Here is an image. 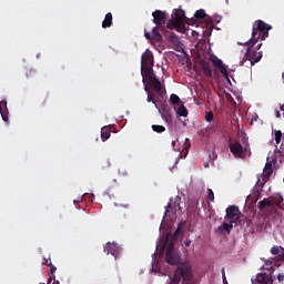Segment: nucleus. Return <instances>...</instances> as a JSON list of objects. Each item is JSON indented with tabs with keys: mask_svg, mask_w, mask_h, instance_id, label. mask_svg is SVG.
Here are the masks:
<instances>
[{
	"mask_svg": "<svg viewBox=\"0 0 284 284\" xmlns=\"http://www.w3.org/2000/svg\"><path fill=\"white\" fill-rule=\"evenodd\" d=\"M178 114L180 116H187V108H185V105H180V108L178 109Z\"/></svg>",
	"mask_w": 284,
	"mask_h": 284,
	"instance_id": "nucleus-27",
	"label": "nucleus"
},
{
	"mask_svg": "<svg viewBox=\"0 0 284 284\" xmlns=\"http://www.w3.org/2000/svg\"><path fill=\"white\" fill-rule=\"evenodd\" d=\"M0 114H1L2 121L7 123L9 112H8V102L4 100L0 101Z\"/></svg>",
	"mask_w": 284,
	"mask_h": 284,
	"instance_id": "nucleus-17",
	"label": "nucleus"
},
{
	"mask_svg": "<svg viewBox=\"0 0 284 284\" xmlns=\"http://www.w3.org/2000/svg\"><path fill=\"white\" fill-rule=\"evenodd\" d=\"M273 172L274 171L272 170V162H267L263 170V174L260 178H257L256 185L258 187H263L265 183L270 181V178L272 176Z\"/></svg>",
	"mask_w": 284,
	"mask_h": 284,
	"instance_id": "nucleus-5",
	"label": "nucleus"
},
{
	"mask_svg": "<svg viewBox=\"0 0 284 284\" xmlns=\"http://www.w3.org/2000/svg\"><path fill=\"white\" fill-rule=\"evenodd\" d=\"M202 72L205 77H212V69H210V63H204L202 65Z\"/></svg>",
	"mask_w": 284,
	"mask_h": 284,
	"instance_id": "nucleus-25",
	"label": "nucleus"
},
{
	"mask_svg": "<svg viewBox=\"0 0 284 284\" xmlns=\"http://www.w3.org/2000/svg\"><path fill=\"white\" fill-rule=\"evenodd\" d=\"M275 152H281L278 149H275Z\"/></svg>",
	"mask_w": 284,
	"mask_h": 284,
	"instance_id": "nucleus-48",
	"label": "nucleus"
},
{
	"mask_svg": "<svg viewBox=\"0 0 284 284\" xmlns=\"http://www.w3.org/2000/svg\"><path fill=\"white\" fill-rule=\"evenodd\" d=\"M233 227H234L233 222L224 220L223 224L220 225L219 229H217V234H225V232H227L230 234L232 232Z\"/></svg>",
	"mask_w": 284,
	"mask_h": 284,
	"instance_id": "nucleus-13",
	"label": "nucleus"
},
{
	"mask_svg": "<svg viewBox=\"0 0 284 284\" xmlns=\"http://www.w3.org/2000/svg\"><path fill=\"white\" fill-rule=\"evenodd\" d=\"M144 90L145 92H148V98H146L148 103H153L156 110H159V104H156L158 100H156V97H154V93L150 92V88L148 85L144 87Z\"/></svg>",
	"mask_w": 284,
	"mask_h": 284,
	"instance_id": "nucleus-18",
	"label": "nucleus"
},
{
	"mask_svg": "<svg viewBox=\"0 0 284 284\" xmlns=\"http://www.w3.org/2000/svg\"><path fill=\"white\" fill-rule=\"evenodd\" d=\"M168 39H169L170 43H172V45L174 47V50L176 52H181L183 50L181 41H179V37H176L175 34H171V36H169Z\"/></svg>",
	"mask_w": 284,
	"mask_h": 284,
	"instance_id": "nucleus-15",
	"label": "nucleus"
},
{
	"mask_svg": "<svg viewBox=\"0 0 284 284\" xmlns=\"http://www.w3.org/2000/svg\"><path fill=\"white\" fill-rule=\"evenodd\" d=\"M153 23L159 28V30L165 29V23L168 22V18L165 17V12L161 10H155L152 13Z\"/></svg>",
	"mask_w": 284,
	"mask_h": 284,
	"instance_id": "nucleus-7",
	"label": "nucleus"
},
{
	"mask_svg": "<svg viewBox=\"0 0 284 284\" xmlns=\"http://www.w3.org/2000/svg\"><path fill=\"white\" fill-rule=\"evenodd\" d=\"M154 62L152 60V54L142 53L141 57V75L143 83H149L150 88L156 92L159 99H165V89L161 84V80L154 74V69L152 67Z\"/></svg>",
	"mask_w": 284,
	"mask_h": 284,
	"instance_id": "nucleus-2",
	"label": "nucleus"
},
{
	"mask_svg": "<svg viewBox=\"0 0 284 284\" xmlns=\"http://www.w3.org/2000/svg\"><path fill=\"white\" fill-rule=\"evenodd\" d=\"M172 146H173V149L176 148V141H172Z\"/></svg>",
	"mask_w": 284,
	"mask_h": 284,
	"instance_id": "nucleus-46",
	"label": "nucleus"
},
{
	"mask_svg": "<svg viewBox=\"0 0 284 284\" xmlns=\"http://www.w3.org/2000/svg\"><path fill=\"white\" fill-rule=\"evenodd\" d=\"M205 121H207L209 123L211 121H214V113L212 111H210L206 115H205Z\"/></svg>",
	"mask_w": 284,
	"mask_h": 284,
	"instance_id": "nucleus-33",
	"label": "nucleus"
},
{
	"mask_svg": "<svg viewBox=\"0 0 284 284\" xmlns=\"http://www.w3.org/2000/svg\"><path fill=\"white\" fill-rule=\"evenodd\" d=\"M222 278H223V283H227V278L225 277V268H222Z\"/></svg>",
	"mask_w": 284,
	"mask_h": 284,
	"instance_id": "nucleus-38",
	"label": "nucleus"
},
{
	"mask_svg": "<svg viewBox=\"0 0 284 284\" xmlns=\"http://www.w3.org/2000/svg\"><path fill=\"white\" fill-rule=\"evenodd\" d=\"M32 74H34V71L29 70V72L27 73V77H32Z\"/></svg>",
	"mask_w": 284,
	"mask_h": 284,
	"instance_id": "nucleus-42",
	"label": "nucleus"
},
{
	"mask_svg": "<svg viewBox=\"0 0 284 284\" xmlns=\"http://www.w3.org/2000/svg\"><path fill=\"white\" fill-rule=\"evenodd\" d=\"M111 130H110V126H103L101 129V139L103 142L108 141V139H110L111 136Z\"/></svg>",
	"mask_w": 284,
	"mask_h": 284,
	"instance_id": "nucleus-22",
	"label": "nucleus"
},
{
	"mask_svg": "<svg viewBox=\"0 0 284 284\" xmlns=\"http://www.w3.org/2000/svg\"><path fill=\"white\" fill-rule=\"evenodd\" d=\"M213 65H215V68H217V70L221 72V74L224 77V79L230 81V74L227 73V68H225V65L223 64V61L221 59L215 58L213 60Z\"/></svg>",
	"mask_w": 284,
	"mask_h": 284,
	"instance_id": "nucleus-10",
	"label": "nucleus"
},
{
	"mask_svg": "<svg viewBox=\"0 0 284 284\" xmlns=\"http://www.w3.org/2000/svg\"><path fill=\"white\" fill-rule=\"evenodd\" d=\"M152 130H153V132H158V134H161V133L165 132V126L159 125V124H153Z\"/></svg>",
	"mask_w": 284,
	"mask_h": 284,
	"instance_id": "nucleus-26",
	"label": "nucleus"
},
{
	"mask_svg": "<svg viewBox=\"0 0 284 284\" xmlns=\"http://www.w3.org/2000/svg\"><path fill=\"white\" fill-rule=\"evenodd\" d=\"M165 261L169 265H176V263H179V257L175 253H165Z\"/></svg>",
	"mask_w": 284,
	"mask_h": 284,
	"instance_id": "nucleus-19",
	"label": "nucleus"
},
{
	"mask_svg": "<svg viewBox=\"0 0 284 284\" xmlns=\"http://www.w3.org/2000/svg\"><path fill=\"white\" fill-rule=\"evenodd\" d=\"M105 254H111L114 258H119V254H121V247L116 243H106L104 245Z\"/></svg>",
	"mask_w": 284,
	"mask_h": 284,
	"instance_id": "nucleus-9",
	"label": "nucleus"
},
{
	"mask_svg": "<svg viewBox=\"0 0 284 284\" xmlns=\"http://www.w3.org/2000/svg\"><path fill=\"white\" fill-rule=\"evenodd\" d=\"M271 254L275 256L276 261H284V248L280 246H273L271 248Z\"/></svg>",
	"mask_w": 284,
	"mask_h": 284,
	"instance_id": "nucleus-16",
	"label": "nucleus"
},
{
	"mask_svg": "<svg viewBox=\"0 0 284 284\" xmlns=\"http://www.w3.org/2000/svg\"><path fill=\"white\" fill-rule=\"evenodd\" d=\"M242 143L244 144V146L250 145V142H247V136L245 134L242 136Z\"/></svg>",
	"mask_w": 284,
	"mask_h": 284,
	"instance_id": "nucleus-37",
	"label": "nucleus"
},
{
	"mask_svg": "<svg viewBox=\"0 0 284 284\" xmlns=\"http://www.w3.org/2000/svg\"><path fill=\"white\" fill-rule=\"evenodd\" d=\"M257 207L261 212H267V210H274V206L272 204V201L266 197H264L262 201L257 203Z\"/></svg>",
	"mask_w": 284,
	"mask_h": 284,
	"instance_id": "nucleus-12",
	"label": "nucleus"
},
{
	"mask_svg": "<svg viewBox=\"0 0 284 284\" xmlns=\"http://www.w3.org/2000/svg\"><path fill=\"white\" fill-rule=\"evenodd\" d=\"M174 253V242H170L166 248V254Z\"/></svg>",
	"mask_w": 284,
	"mask_h": 284,
	"instance_id": "nucleus-32",
	"label": "nucleus"
},
{
	"mask_svg": "<svg viewBox=\"0 0 284 284\" xmlns=\"http://www.w3.org/2000/svg\"><path fill=\"white\" fill-rule=\"evenodd\" d=\"M50 267V277H49V280H48V284H51L52 283V281H54V278H57V276L54 275L55 273H57V266H54V265H51V266H49Z\"/></svg>",
	"mask_w": 284,
	"mask_h": 284,
	"instance_id": "nucleus-24",
	"label": "nucleus"
},
{
	"mask_svg": "<svg viewBox=\"0 0 284 284\" xmlns=\"http://www.w3.org/2000/svg\"><path fill=\"white\" fill-rule=\"evenodd\" d=\"M183 23H185V11L181 9H175L172 14V19L169 20L166 28L169 30H181L183 28Z\"/></svg>",
	"mask_w": 284,
	"mask_h": 284,
	"instance_id": "nucleus-3",
	"label": "nucleus"
},
{
	"mask_svg": "<svg viewBox=\"0 0 284 284\" xmlns=\"http://www.w3.org/2000/svg\"><path fill=\"white\" fill-rule=\"evenodd\" d=\"M191 143H190V139H185V142H184V150H190L191 148Z\"/></svg>",
	"mask_w": 284,
	"mask_h": 284,
	"instance_id": "nucleus-35",
	"label": "nucleus"
},
{
	"mask_svg": "<svg viewBox=\"0 0 284 284\" xmlns=\"http://www.w3.org/2000/svg\"><path fill=\"white\" fill-rule=\"evenodd\" d=\"M213 158L216 159V154L215 153H213Z\"/></svg>",
	"mask_w": 284,
	"mask_h": 284,
	"instance_id": "nucleus-47",
	"label": "nucleus"
},
{
	"mask_svg": "<svg viewBox=\"0 0 284 284\" xmlns=\"http://www.w3.org/2000/svg\"><path fill=\"white\" fill-rule=\"evenodd\" d=\"M276 119H281V112L276 111Z\"/></svg>",
	"mask_w": 284,
	"mask_h": 284,
	"instance_id": "nucleus-44",
	"label": "nucleus"
},
{
	"mask_svg": "<svg viewBox=\"0 0 284 284\" xmlns=\"http://www.w3.org/2000/svg\"><path fill=\"white\" fill-rule=\"evenodd\" d=\"M170 212H172V202H169L165 209V216H168V214H170Z\"/></svg>",
	"mask_w": 284,
	"mask_h": 284,
	"instance_id": "nucleus-34",
	"label": "nucleus"
},
{
	"mask_svg": "<svg viewBox=\"0 0 284 284\" xmlns=\"http://www.w3.org/2000/svg\"><path fill=\"white\" fill-rule=\"evenodd\" d=\"M263 47V43H255L254 45H253V50L255 51V52H258V49L260 48H262Z\"/></svg>",
	"mask_w": 284,
	"mask_h": 284,
	"instance_id": "nucleus-36",
	"label": "nucleus"
},
{
	"mask_svg": "<svg viewBox=\"0 0 284 284\" xmlns=\"http://www.w3.org/2000/svg\"><path fill=\"white\" fill-rule=\"evenodd\" d=\"M266 266H270L272 265V261L267 260L266 263H265Z\"/></svg>",
	"mask_w": 284,
	"mask_h": 284,
	"instance_id": "nucleus-45",
	"label": "nucleus"
},
{
	"mask_svg": "<svg viewBox=\"0 0 284 284\" xmlns=\"http://www.w3.org/2000/svg\"><path fill=\"white\" fill-rule=\"evenodd\" d=\"M241 219V210L236 205H231L226 209L224 221L236 223Z\"/></svg>",
	"mask_w": 284,
	"mask_h": 284,
	"instance_id": "nucleus-6",
	"label": "nucleus"
},
{
	"mask_svg": "<svg viewBox=\"0 0 284 284\" xmlns=\"http://www.w3.org/2000/svg\"><path fill=\"white\" fill-rule=\"evenodd\" d=\"M273 272L267 273H258L254 280H252V284H274V280L272 278Z\"/></svg>",
	"mask_w": 284,
	"mask_h": 284,
	"instance_id": "nucleus-8",
	"label": "nucleus"
},
{
	"mask_svg": "<svg viewBox=\"0 0 284 284\" xmlns=\"http://www.w3.org/2000/svg\"><path fill=\"white\" fill-rule=\"evenodd\" d=\"M195 19L199 21H207L210 19V16L205 14V10L200 9L194 13Z\"/></svg>",
	"mask_w": 284,
	"mask_h": 284,
	"instance_id": "nucleus-20",
	"label": "nucleus"
},
{
	"mask_svg": "<svg viewBox=\"0 0 284 284\" xmlns=\"http://www.w3.org/2000/svg\"><path fill=\"white\" fill-rule=\"evenodd\" d=\"M45 265H47L48 267H51V266H52V260H50V258L47 260V261H45Z\"/></svg>",
	"mask_w": 284,
	"mask_h": 284,
	"instance_id": "nucleus-40",
	"label": "nucleus"
},
{
	"mask_svg": "<svg viewBox=\"0 0 284 284\" xmlns=\"http://www.w3.org/2000/svg\"><path fill=\"white\" fill-rule=\"evenodd\" d=\"M268 199L273 207H278L280 210H283V195L276 194V195L270 196Z\"/></svg>",
	"mask_w": 284,
	"mask_h": 284,
	"instance_id": "nucleus-14",
	"label": "nucleus"
},
{
	"mask_svg": "<svg viewBox=\"0 0 284 284\" xmlns=\"http://www.w3.org/2000/svg\"><path fill=\"white\" fill-rule=\"evenodd\" d=\"M144 37L148 41H161V39H163L161 32H159V27H154L152 33L144 31Z\"/></svg>",
	"mask_w": 284,
	"mask_h": 284,
	"instance_id": "nucleus-11",
	"label": "nucleus"
},
{
	"mask_svg": "<svg viewBox=\"0 0 284 284\" xmlns=\"http://www.w3.org/2000/svg\"><path fill=\"white\" fill-rule=\"evenodd\" d=\"M162 119L165 121V123H172V111L170 108L163 109Z\"/></svg>",
	"mask_w": 284,
	"mask_h": 284,
	"instance_id": "nucleus-23",
	"label": "nucleus"
},
{
	"mask_svg": "<svg viewBox=\"0 0 284 284\" xmlns=\"http://www.w3.org/2000/svg\"><path fill=\"white\" fill-rule=\"evenodd\" d=\"M271 29L272 26L265 23L263 20H256L253 23L252 37L244 44L247 48L245 59L250 61L251 65L258 63V61L263 59V52H256L254 45H256L258 41H265L267 37H270Z\"/></svg>",
	"mask_w": 284,
	"mask_h": 284,
	"instance_id": "nucleus-1",
	"label": "nucleus"
},
{
	"mask_svg": "<svg viewBox=\"0 0 284 284\" xmlns=\"http://www.w3.org/2000/svg\"><path fill=\"white\" fill-rule=\"evenodd\" d=\"M222 19H223V18H222L221 16L215 14L214 18H213V20H212V18H210L207 21H210L211 26H214L213 23H221V20H222Z\"/></svg>",
	"mask_w": 284,
	"mask_h": 284,
	"instance_id": "nucleus-28",
	"label": "nucleus"
},
{
	"mask_svg": "<svg viewBox=\"0 0 284 284\" xmlns=\"http://www.w3.org/2000/svg\"><path fill=\"white\" fill-rule=\"evenodd\" d=\"M229 148L235 159H245V156H247V152H250V144H246L243 148L241 142L236 140H230Z\"/></svg>",
	"mask_w": 284,
	"mask_h": 284,
	"instance_id": "nucleus-4",
	"label": "nucleus"
},
{
	"mask_svg": "<svg viewBox=\"0 0 284 284\" xmlns=\"http://www.w3.org/2000/svg\"><path fill=\"white\" fill-rule=\"evenodd\" d=\"M282 140H283V132L275 131V143L278 145V143H281Z\"/></svg>",
	"mask_w": 284,
	"mask_h": 284,
	"instance_id": "nucleus-30",
	"label": "nucleus"
},
{
	"mask_svg": "<svg viewBox=\"0 0 284 284\" xmlns=\"http://www.w3.org/2000/svg\"><path fill=\"white\" fill-rule=\"evenodd\" d=\"M277 281H278V283H283L284 282V274H278L277 275Z\"/></svg>",
	"mask_w": 284,
	"mask_h": 284,
	"instance_id": "nucleus-39",
	"label": "nucleus"
},
{
	"mask_svg": "<svg viewBox=\"0 0 284 284\" xmlns=\"http://www.w3.org/2000/svg\"><path fill=\"white\" fill-rule=\"evenodd\" d=\"M102 28H112V12L105 14L104 20L102 21Z\"/></svg>",
	"mask_w": 284,
	"mask_h": 284,
	"instance_id": "nucleus-21",
	"label": "nucleus"
},
{
	"mask_svg": "<svg viewBox=\"0 0 284 284\" xmlns=\"http://www.w3.org/2000/svg\"><path fill=\"white\" fill-rule=\"evenodd\" d=\"M180 232H181V229L178 227L176 231L174 232L175 236H179Z\"/></svg>",
	"mask_w": 284,
	"mask_h": 284,
	"instance_id": "nucleus-43",
	"label": "nucleus"
},
{
	"mask_svg": "<svg viewBox=\"0 0 284 284\" xmlns=\"http://www.w3.org/2000/svg\"><path fill=\"white\" fill-rule=\"evenodd\" d=\"M170 101H171V103H173V105H176L178 103H180L181 102V98H179V95H176V94H171V97H170Z\"/></svg>",
	"mask_w": 284,
	"mask_h": 284,
	"instance_id": "nucleus-29",
	"label": "nucleus"
},
{
	"mask_svg": "<svg viewBox=\"0 0 284 284\" xmlns=\"http://www.w3.org/2000/svg\"><path fill=\"white\" fill-rule=\"evenodd\" d=\"M207 200L214 203V191L212 189H207Z\"/></svg>",
	"mask_w": 284,
	"mask_h": 284,
	"instance_id": "nucleus-31",
	"label": "nucleus"
},
{
	"mask_svg": "<svg viewBox=\"0 0 284 284\" xmlns=\"http://www.w3.org/2000/svg\"><path fill=\"white\" fill-rule=\"evenodd\" d=\"M184 245H186V247H190V245H192V241H191V240H186V241L184 242Z\"/></svg>",
	"mask_w": 284,
	"mask_h": 284,
	"instance_id": "nucleus-41",
	"label": "nucleus"
}]
</instances>
